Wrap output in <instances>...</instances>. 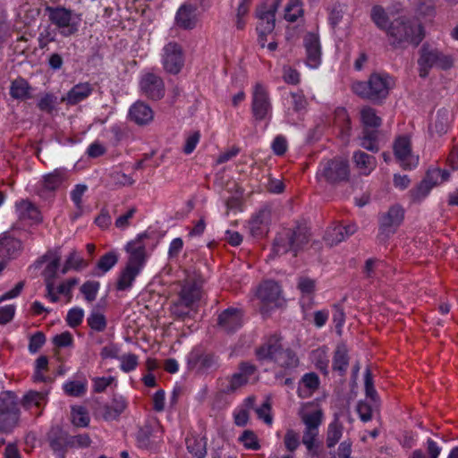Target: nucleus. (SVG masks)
Here are the masks:
<instances>
[{
	"label": "nucleus",
	"mask_w": 458,
	"mask_h": 458,
	"mask_svg": "<svg viewBox=\"0 0 458 458\" xmlns=\"http://www.w3.org/2000/svg\"><path fill=\"white\" fill-rule=\"evenodd\" d=\"M100 284L97 281H87L81 286V293L87 301L92 302L96 300Z\"/></svg>",
	"instance_id": "49"
},
{
	"label": "nucleus",
	"mask_w": 458,
	"mask_h": 458,
	"mask_svg": "<svg viewBox=\"0 0 458 458\" xmlns=\"http://www.w3.org/2000/svg\"><path fill=\"white\" fill-rule=\"evenodd\" d=\"M118 262V255L114 251H109L103 255L97 263L94 274L101 276L112 269Z\"/></svg>",
	"instance_id": "39"
},
{
	"label": "nucleus",
	"mask_w": 458,
	"mask_h": 458,
	"mask_svg": "<svg viewBox=\"0 0 458 458\" xmlns=\"http://www.w3.org/2000/svg\"><path fill=\"white\" fill-rule=\"evenodd\" d=\"M284 445L288 451L293 452L300 445V438L298 433L293 429H288L284 436Z\"/></svg>",
	"instance_id": "63"
},
{
	"label": "nucleus",
	"mask_w": 458,
	"mask_h": 458,
	"mask_svg": "<svg viewBox=\"0 0 458 458\" xmlns=\"http://www.w3.org/2000/svg\"><path fill=\"white\" fill-rule=\"evenodd\" d=\"M360 120L365 128H378L382 120L377 115L376 110L370 106H364L360 110Z\"/></svg>",
	"instance_id": "40"
},
{
	"label": "nucleus",
	"mask_w": 458,
	"mask_h": 458,
	"mask_svg": "<svg viewBox=\"0 0 458 458\" xmlns=\"http://www.w3.org/2000/svg\"><path fill=\"white\" fill-rule=\"evenodd\" d=\"M431 190L432 188L422 180L416 188L410 191L411 199L415 202H420L428 195Z\"/></svg>",
	"instance_id": "53"
},
{
	"label": "nucleus",
	"mask_w": 458,
	"mask_h": 458,
	"mask_svg": "<svg viewBox=\"0 0 458 458\" xmlns=\"http://www.w3.org/2000/svg\"><path fill=\"white\" fill-rule=\"evenodd\" d=\"M349 359L347 355V350L344 346H338L333 360L334 370L339 371L340 374H344L348 367Z\"/></svg>",
	"instance_id": "43"
},
{
	"label": "nucleus",
	"mask_w": 458,
	"mask_h": 458,
	"mask_svg": "<svg viewBox=\"0 0 458 458\" xmlns=\"http://www.w3.org/2000/svg\"><path fill=\"white\" fill-rule=\"evenodd\" d=\"M276 11V4H273L270 6H261L257 11V17L259 23L257 26V31L259 34L267 35L271 33L275 29V15Z\"/></svg>",
	"instance_id": "21"
},
{
	"label": "nucleus",
	"mask_w": 458,
	"mask_h": 458,
	"mask_svg": "<svg viewBox=\"0 0 458 458\" xmlns=\"http://www.w3.org/2000/svg\"><path fill=\"white\" fill-rule=\"evenodd\" d=\"M187 364L189 369L199 373L216 370L219 367L218 358L216 355L203 352L199 349H194L189 353Z\"/></svg>",
	"instance_id": "15"
},
{
	"label": "nucleus",
	"mask_w": 458,
	"mask_h": 458,
	"mask_svg": "<svg viewBox=\"0 0 458 458\" xmlns=\"http://www.w3.org/2000/svg\"><path fill=\"white\" fill-rule=\"evenodd\" d=\"M68 178L65 168H56L52 173L45 174L40 181L38 193L42 198H47L51 193L61 188Z\"/></svg>",
	"instance_id": "16"
},
{
	"label": "nucleus",
	"mask_w": 458,
	"mask_h": 458,
	"mask_svg": "<svg viewBox=\"0 0 458 458\" xmlns=\"http://www.w3.org/2000/svg\"><path fill=\"white\" fill-rule=\"evenodd\" d=\"M352 161L359 174L364 176L369 175L377 167V158L360 150L353 152Z\"/></svg>",
	"instance_id": "32"
},
{
	"label": "nucleus",
	"mask_w": 458,
	"mask_h": 458,
	"mask_svg": "<svg viewBox=\"0 0 458 458\" xmlns=\"http://www.w3.org/2000/svg\"><path fill=\"white\" fill-rule=\"evenodd\" d=\"M86 266L87 264L84 262V260L75 251H72L70 253L66 260L65 266L63 269V273H66L71 268L80 270L85 267Z\"/></svg>",
	"instance_id": "55"
},
{
	"label": "nucleus",
	"mask_w": 458,
	"mask_h": 458,
	"mask_svg": "<svg viewBox=\"0 0 458 458\" xmlns=\"http://www.w3.org/2000/svg\"><path fill=\"white\" fill-rule=\"evenodd\" d=\"M87 380H70L63 385L64 393L69 396H82L87 391Z\"/></svg>",
	"instance_id": "41"
},
{
	"label": "nucleus",
	"mask_w": 458,
	"mask_h": 458,
	"mask_svg": "<svg viewBox=\"0 0 458 458\" xmlns=\"http://www.w3.org/2000/svg\"><path fill=\"white\" fill-rule=\"evenodd\" d=\"M127 401L122 395H114L110 404L103 407L102 416L106 420H114L120 417L127 407Z\"/></svg>",
	"instance_id": "34"
},
{
	"label": "nucleus",
	"mask_w": 458,
	"mask_h": 458,
	"mask_svg": "<svg viewBox=\"0 0 458 458\" xmlns=\"http://www.w3.org/2000/svg\"><path fill=\"white\" fill-rule=\"evenodd\" d=\"M56 103V97L52 94H46L39 99L38 106L41 111L50 114L55 109Z\"/></svg>",
	"instance_id": "59"
},
{
	"label": "nucleus",
	"mask_w": 458,
	"mask_h": 458,
	"mask_svg": "<svg viewBox=\"0 0 458 458\" xmlns=\"http://www.w3.org/2000/svg\"><path fill=\"white\" fill-rule=\"evenodd\" d=\"M387 40L394 47H405L408 44L418 46L422 40V30L418 22L400 17L390 22Z\"/></svg>",
	"instance_id": "2"
},
{
	"label": "nucleus",
	"mask_w": 458,
	"mask_h": 458,
	"mask_svg": "<svg viewBox=\"0 0 458 458\" xmlns=\"http://www.w3.org/2000/svg\"><path fill=\"white\" fill-rule=\"evenodd\" d=\"M437 48L423 46L418 60L419 73L421 78L428 75L429 70L437 65Z\"/></svg>",
	"instance_id": "33"
},
{
	"label": "nucleus",
	"mask_w": 458,
	"mask_h": 458,
	"mask_svg": "<svg viewBox=\"0 0 458 458\" xmlns=\"http://www.w3.org/2000/svg\"><path fill=\"white\" fill-rule=\"evenodd\" d=\"M303 13L302 4L300 0H290L285 7L284 19L290 22H294Z\"/></svg>",
	"instance_id": "46"
},
{
	"label": "nucleus",
	"mask_w": 458,
	"mask_h": 458,
	"mask_svg": "<svg viewBox=\"0 0 458 458\" xmlns=\"http://www.w3.org/2000/svg\"><path fill=\"white\" fill-rule=\"evenodd\" d=\"M238 441L248 450L257 451L260 449L259 438L254 431L246 429L239 437Z\"/></svg>",
	"instance_id": "45"
},
{
	"label": "nucleus",
	"mask_w": 458,
	"mask_h": 458,
	"mask_svg": "<svg viewBox=\"0 0 458 458\" xmlns=\"http://www.w3.org/2000/svg\"><path fill=\"white\" fill-rule=\"evenodd\" d=\"M343 426L337 417L328 425L327 434V445L333 447L342 437Z\"/></svg>",
	"instance_id": "42"
},
{
	"label": "nucleus",
	"mask_w": 458,
	"mask_h": 458,
	"mask_svg": "<svg viewBox=\"0 0 458 458\" xmlns=\"http://www.w3.org/2000/svg\"><path fill=\"white\" fill-rule=\"evenodd\" d=\"M299 360L296 354L290 349L281 350L276 356V363L284 368H294L298 365Z\"/></svg>",
	"instance_id": "47"
},
{
	"label": "nucleus",
	"mask_w": 458,
	"mask_h": 458,
	"mask_svg": "<svg viewBox=\"0 0 458 458\" xmlns=\"http://www.w3.org/2000/svg\"><path fill=\"white\" fill-rule=\"evenodd\" d=\"M202 296L203 291L199 282L186 281L179 293V299L172 308L173 313L183 318L189 315L191 310L199 305Z\"/></svg>",
	"instance_id": "7"
},
{
	"label": "nucleus",
	"mask_w": 458,
	"mask_h": 458,
	"mask_svg": "<svg viewBox=\"0 0 458 458\" xmlns=\"http://www.w3.org/2000/svg\"><path fill=\"white\" fill-rule=\"evenodd\" d=\"M49 389L44 388L40 391L29 390L24 394L21 400V405L25 409L31 411L32 409L39 410L37 415H40L42 410L48 402Z\"/></svg>",
	"instance_id": "19"
},
{
	"label": "nucleus",
	"mask_w": 458,
	"mask_h": 458,
	"mask_svg": "<svg viewBox=\"0 0 458 458\" xmlns=\"http://www.w3.org/2000/svg\"><path fill=\"white\" fill-rule=\"evenodd\" d=\"M378 135L377 131L375 130H369V128H364L360 136L358 138L359 144L361 148L376 153L379 150L378 145Z\"/></svg>",
	"instance_id": "36"
},
{
	"label": "nucleus",
	"mask_w": 458,
	"mask_h": 458,
	"mask_svg": "<svg viewBox=\"0 0 458 458\" xmlns=\"http://www.w3.org/2000/svg\"><path fill=\"white\" fill-rule=\"evenodd\" d=\"M394 153L403 169H413L419 165V156L411 150V139L407 135L399 136L394 143Z\"/></svg>",
	"instance_id": "14"
},
{
	"label": "nucleus",
	"mask_w": 458,
	"mask_h": 458,
	"mask_svg": "<svg viewBox=\"0 0 458 458\" xmlns=\"http://www.w3.org/2000/svg\"><path fill=\"white\" fill-rule=\"evenodd\" d=\"M298 288L303 296L310 298L315 291V281L308 277H301L298 282Z\"/></svg>",
	"instance_id": "64"
},
{
	"label": "nucleus",
	"mask_w": 458,
	"mask_h": 458,
	"mask_svg": "<svg viewBox=\"0 0 458 458\" xmlns=\"http://www.w3.org/2000/svg\"><path fill=\"white\" fill-rule=\"evenodd\" d=\"M269 213L260 210L249 223V229L252 236L262 237L268 231Z\"/></svg>",
	"instance_id": "35"
},
{
	"label": "nucleus",
	"mask_w": 458,
	"mask_h": 458,
	"mask_svg": "<svg viewBox=\"0 0 458 458\" xmlns=\"http://www.w3.org/2000/svg\"><path fill=\"white\" fill-rule=\"evenodd\" d=\"M394 86V80L385 72L372 73L368 81H357L352 85L353 92L374 103L386 98L389 91Z\"/></svg>",
	"instance_id": "3"
},
{
	"label": "nucleus",
	"mask_w": 458,
	"mask_h": 458,
	"mask_svg": "<svg viewBox=\"0 0 458 458\" xmlns=\"http://www.w3.org/2000/svg\"><path fill=\"white\" fill-rule=\"evenodd\" d=\"M60 258L55 257L48 262L43 271L45 278V284L47 288L46 297L49 299L51 302H56L59 298L55 293V278L59 268Z\"/></svg>",
	"instance_id": "25"
},
{
	"label": "nucleus",
	"mask_w": 458,
	"mask_h": 458,
	"mask_svg": "<svg viewBox=\"0 0 458 458\" xmlns=\"http://www.w3.org/2000/svg\"><path fill=\"white\" fill-rule=\"evenodd\" d=\"M371 19L377 26V28L387 32V28L389 27L390 23L388 22L386 13L381 6L376 5L372 8Z\"/></svg>",
	"instance_id": "48"
},
{
	"label": "nucleus",
	"mask_w": 458,
	"mask_h": 458,
	"mask_svg": "<svg viewBox=\"0 0 458 458\" xmlns=\"http://www.w3.org/2000/svg\"><path fill=\"white\" fill-rule=\"evenodd\" d=\"M10 95L15 99L25 100L31 97V88L24 79L18 78L11 84Z\"/></svg>",
	"instance_id": "37"
},
{
	"label": "nucleus",
	"mask_w": 458,
	"mask_h": 458,
	"mask_svg": "<svg viewBox=\"0 0 458 458\" xmlns=\"http://www.w3.org/2000/svg\"><path fill=\"white\" fill-rule=\"evenodd\" d=\"M282 350L280 338L274 335L256 351V355L259 360H271L276 362V356Z\"/></svg>",
	"instance_id": "30"
},
{
	"label": "nucleus",
	"mask_w": 458,
	"mask_h": 458,
	"mask_svg": "<svg viewBox=\"0 0 458 458\" xmlns=\"http://www.w3.org/2000/svg\"><path fill=\"white\" fill-rule=\"evenodd\" d=\"M19 418L20 409L15 394L11 391L0 393V431L12 429Z\"/></svg>",
	"instance_id": "11"
},
{
	"label": "nucleus",
	"mask_w": 458,
	"mask_h": 458,
	"mask_svg": "<svg viewBox=\"0 0 458 458\" xmlns=\"http://www.w3.org/2000/svg\"><path fill=\"white\" fill-rule=\"evenodd\" d=\"M88 326L94 331L103 332L106 328L105 315L98 310H92L87 318Z\"/></svg>",
	"instance_id": "44"
},
{
	"label": "nucleus",
	"mask_w": 458,
	"mask_h": 458,
	"mask_svg": "<svg viewBox=\"0 0 458 458\" xmlns=\"http://www.w3.org/2000/svg\"><path fill=\"white\" fill-rule=\"evenodd\" d=\"M292 106L294 112H301L307 106V99L301 91L292 92Z\"/></svg>",
	"instance_id": "62"
},
{
	"label": "nucleus",
	"mask_w": 458,
	"mask_h": 458,
	"mask_svg": "<svg viewBox=\"0 0 458 458\" xmlns=\"http://www.w3.org/2000/svg\"><path fill=\"white\" fill-rule=\"evenodd\" d=\"M128 116L136 124L146 125L153 120L154 112L145 102L137 101L131 106Z\"/></svg>",
	"instance_id": "26"
},
{
	"label": "nucleus",
	"mask_w": 458,
	"mask_h": 458,
	"mask_svg": "<svg viewBox=\"0 0 458 458\" xmlns=\"http://www.w3.org/2000/svg\"><path fill=\"white\" fill-rule=\"evenodd\" d=\"M115 378L112 376L96 377L92 378V388L95 393H103L114 382Z\"/></svg>",
	"instance_id": "58"
},
{
	"label": "nucleus",
	"mask_w": 458,
	"mask_h": 458,
	"mask_svg": "<svg viewBox=\"0 0 458 458\" xmlns=\"http://www.w3.org/2000/svg\"><path fill=\"white\" fill-rule=\"evenodd\" d=\"M139 88L141 95L150 100H159L165 93V82L157 73L144 72L139 81Z\"/></svg>",
	"instance_id": "13"
},
{
	"label": "nucleus",
	"mask_w": 458,
	"mask_h": 458,
	"mask_svg": "<svg viewBox=\"0 0 458 458\" xmlns=\"http://www.w3.org/2000/svg\"><path fill=\"white\" fill-rule=\"evenodd\" d=\"M404 217V211L400 206H393L389 210L380 218V233L379 237L382 240L388 238L394 234L402 224Z\"/></svg>",
	"instance_id": "18"
},
{
	"label": "nucleus",
	"mask_w": 458,
	"mask_h": 458,
	"mask_svg": "<svg viewBox=\"0 0 458 458\" xmlns=\"http://www.w3.org/2000/svg\"><path fill=\"white\" fill-rule=\"evenodd\" d=\"M316 176L318 181H324L331 184L348 181L350 177L348 160L342 157L322 160Z\"/></svg>",
	"instance_id": "8"
},
{
	"label": "nucleus",
	"mask_w": 458,
	"mask_h": 458,
	"mask_svg": "<svg viewBox=\"0 0 458 458\" xmlns=\"http://www.w3.org/2000/svg\"><path fill=\"white\" fill-rule=\"evenodd\" d=\"M48 20L63 37L75 35L81 27V15L64 6H47Z\"/></svg>",
	"instance_id": "5"
},
{
	"label": "nucleus",
	"mask_w": 458,
	"mask_h": 458,
	"mask_svg": "<svg viewBox=\"0 0 458 458\" xmlns=\"http://www.w3.org/2000/svg\"><path fill=\"white\" fill-rule=\"evenodd\" d=\"M357 230L355 225H337L327 230L324 240L329 245L337 244L352 235Z\"/></svg>",
	"instance_id": "29"
},
{
	"label": "nucleus",
	"mask_w": 458,
	"mask_h": 458,
	"mask_svg": "<svg viewBox=\"0 0 458 458\" xmlns=\"http://www.w3.org/2000/svg\"><path fill=\"white\" fill-rule=\"evenodd\" d=\"M46 343V336L42 332H37L32 335L29 342V352L32 354L38 352Z\"/></svg>",
	"instance_id": "60"
},
{
	"label": "nucleus",
	"mask_w": 458,
	"mask_h": 458,
	"mask_svg": "<svg viewBox=\"0 0 458 458\" xmlns=\"http://www.w3.org/2000/svg\"><path fill=\"white\" fill-rule=\"evenodd\" d=\"M137 213L135 207L129 208L123 214L120 215L114 222L115 226L120 230H125L131 225V221Z\"/></svg>",
	"instance_id": "52"
},
{
	"label": "nucleus",
	"mask_w": 458,
	"mask_h": 458,
	"mask_svg": "<svg viewBox=\"0 0 458 458\" xmlns=\"http://www.w3.org/2000/svg\"><path fill=\"white\" fill-rule=\"evenodd\" d=\"M256 368L249 362H242L238 371L232 376L217 379V391L222 394H233L241 387L248 384L250 378L254 375Z\"/></svg>",
	"instance_id": "9"
},
{
	"label": "nucleus",
	"mask_w": 458,
	"mask_h": 458,
	"mask_svg": "<svg viewBox=\"0 0 458 458\" xmlns=\"http://www.w3.org/2000/svg\"><path fill=\"white\" fill-rule=\"evenodd\" d=\"M273 106L267 88L257 82L251 92V112L257 121H267L272 117Z\"/></svg>",
	"instance_id": "10"
},
{
	"label": "nucleus",
	"mask_w": 458,
	"mask_h": 458,
	"mask_svg": "<svg viewBox=\"0 0 458 458\" xmlns=\"http://www.w3.org/2000/svg\"><path fill=\"white\" fill-rule=\"evenodd\" d=\"M84 310L81 308L75 307L71 309L66 316V322L71 327H76L82 322Z\"/></svg>",
	"instance_id": "57"
},
{
	"label": "nucleus",
	"mask_w": 458,
	"mask_h": 458,
	"mask_svg": "<svg viewBox=\"0 0 458 458\" xmlns=\"http://www.w3.org/2000/svg\"><path fill=\"white\" fill-rule=\"evenodd\" d=\"M256 296L263 304L261 311L265 312L266 307H278L281 305V288L279 284L272 280L263 282L256 292Z\"/></svg>",
	"instance_id": "17"
},
{
	"label": "nucleus",
	"mask_w": 458,
	"mask_h": 458,
	"mask_svg": "<svg viewBox=\"0 0 458 458\" xmlns=\"http://www.w3.org/2000/svg\"><path fill=\"white\" fill-rule=\"evenodd\" d=\"M283 79L288 84L297 85L301 81V75L297 70L285 65L283 68Z\"/></svg>",
	"instance_id": "61"
},
{
	"label": "nucleus",
	"mask_w": 458,
	"mask_h": 458,
	"mask_svg": "<svg viewBox=\"0 0 458 458\" xmlns=\"http://www.w3.org/2000/svg\"><path fill=\"white\" fill-rule=\"evenodd\" d=\"M56 32L50 26L45 27L38 34V47L43 49L47 47L50 42L55 40Z\"/></svg>",
	"instance_id": "56"
},
{
	"label": "nucleus",
	"mask_w": 458,
	"mask_h": 458,
	"mask_svg": "<svg viewBox=\"0 0 458 458\" xmlns=\"http://www.w3.org/2000/svg\"><path fill=\"white\" fill-rule=\"evenodd\" d=\"M22 250L21 240L13 237L8 232L0 234V258L12 259L17 258Z\"/></svg>",
	"instance_id": "20"
},
{
	"label": "nucleus",
	"mask_w": 458,
	"mask_h": 458,
	"mask_svg": "<svg viewBox=\"0 0 458 458\" xmlns=\"http://www.w3.org/2000/svg\"><path fill=\"white\" fill-rule=\"evenodd\" d=\"M174 22L183 30L194 29L198 22L196 6L191 4H182L175 13Z\"/></svg>",
	"instance_id": "22"
},
{
	"label": "nucleus",
	"mask_w": 458,
	"mask_h": 458,
	"mask_svg": "<svg viewBox=\"0 0 458 458\" xmlns=\"http://www.w3.org/2000/svg\"><path fill=\"white\" fill-rule=\"evenodd\" d=\"M310 232L305 225H298L294 229H287L280 233L275 239L273 253L285 254L293 251L295 256L309 241Z\"/></svg>",
	"instance_id": "6"
},
{
	"label": "nucleus",
	"mask_w": 458,
	"mask_h": 458,
	"mask_svg": "<svg viewBox=\"0 0 458 458\" xmlns=\"http://www.w3.org/2000/svg\"><path fill=\"white\" fill-rule=\"evenodd\" d=\"M15 211L19 220L36 224L42 220L41 213L38 207L28 199H21L15 203Z\"/></svg>",
	"instance_id": "23"
},
{
	"label": "nucleus",
	"mask_w": 458,
	"mask_h": 458,
	"mask_svg": "<svg viewBox=\"0 0 458 458\" xmlns=\"http://www.w3.org/2000/svg\"><path fill=\"white\" fill-rule=\"evenodd\" d=\"M91 443L90 437L88 434H80L76 436H70L65 440V445L69 447L85 448Z\"/></svg>",
	"instance_id": "51"
},
{
	"label": "nucleus",
	"mask_w": 458,
	"mask_h": 458,
	"mask_svg": "<svg viewBox=\"0 0 458 458\" xmlns=\"http://www.w3.org/2000/svg\"><path fill=\"white\" fill-rule=\"evenodd\" d=\"M93 92V87L89 82L74 85L65 96H63L61 102L69 106H74L87 99Z\"/></svg>",
	"instance_id": "27"
},
{
	"label": "nucleus",
	"mask_w": 458,
	"mask_h": 458,
	"mask_svg": "<svg viewBox=\"0 0 458 458\" xmlns=\"http://www.w3.org/2000/svg\"><path fill=\"white\" fill-rule=\"evenodd\" d=\"M161 63L166 72L179 73L184 65V52L182 46L174 41L165 44L162 49Z\"/></svg>",
	"instance_id": "12"
},
{
	"label": "nucleus",
	"mask_w": 458,
	"mask_h": 458,
	"mask_svg": "<svg viewBox=\"0 0 458 458\" xmlns=\"http://www.w3.org/2000/svg\"><path fill=\"white\" fill-rule=\"evenodd\" d=\"M319 386L320 379L316 373H306L298 384L297 394L302 399L310 398L318 389Z\"/></svg>",
	"instance_id": "31"
},
{
	"label": "nucleus",
	"mask_w": 458,
	"mask_h": 458,
	"mask_svg": "<svg viewBox=\"0 0 458 458\" xmlns=\"http://www.w3.org/2000/svg\"><path fill=\"white\" fill-rule=\"evenodd\" d=\"M242 325V313L238 309H226L218 316V326L225 332H234Z\"/></svg>",
	"instance_id": "24"
},
{
	"label": "nucleus",
	"mask_w": 458,
	"mask_h": 458,
	"mask_svg": "<svg viewBox=\"0 0 458 458\" xmlns=\"http://www.w3.org/2000/svg\"><path fill=\"white\" fill-rule=\"evenodd\" d=\"M72 420L76 427L84 428L89 423V417L83 407H73L72 409Z\"/></svg>",
	"instance_id": "50"
},
{
	"label": "nucleus",
	"mask_w": 458,
	"mask_h": 458,
	"mask_svg": "<svg viewBox=\"0 0 458 458\" xmlns=\"http://www.w3.org/2000/svg\"><path fill=\"white\" fill-rule=\"evenodd\" d=\"M187 450L197 458H204L207 454L206 442L203 438L190 435L185 439Z\"/></svg>",
	"instance_id": "38"
},
{
	"label": "nucleus",
	"mask_w": 458,
	"mask_h": 458,
	"mask_svg": "<svg viewBox=\"0 0 458 458\" xmlns=\"http://www.w3.org/2000/svg\"><path fill=\"white\" fill-rule=\"evenodd\" d=\"M121 364L120 369L125 372L133 371L138 366V356L133 353L123 354L119 358Z\"/></svg>",
	"instance_id": "54"
},
{
	"label": "nucleus",
	"mask_w": 458,
	"mask_h": 458,
	"mask_svg": "<svg viewBox=\"0 0 458 458\" xmlns=\"http://www.w3.org/2000/svg\"><path fill=\"white\" fill-rule=\"evenodd\" d=\"M310 405H311L310 403H307L300 412L301 421L304 426L301 442L310 454L316 455L319 445V427L324 420V412L319 408L308 410Z\"/></svg>",
	"instance_id": "4"
},
{
	"label": "nucleus",
	"mask_w": 458,
	"mask_h": 458,
	"mask_svg": "<svg viewBox=\"0 0 458 458\" xmlns=\"http://www.w3.org/2000/svg\"><path fill=\"white\" fill-rule=\"evenodd\" d=\"M148 238L147 233H140L137 238L126 245L129 259L124 268L119 274L116 289L128 291L144 267L146 262V244L144 241Z\"/></svg>",
	"instance_id": "1"
},
{
	"label": "nucleus",
	"mask_w": 458,
	"mask_h": 458,
	"mask_svg": "<svg viewBox=\"0 0 458 458\" xmlns=\"http://www.w3.org/2000/svg\"><path fill=\"white\" fill-rule=\"evenodd\" d=\"M304 46L307 53V64L310 68H318L321 62V50L318 38L312 33L304 38Z\"/></svg>",
	"instance_id": "28"
}]
</instances>
